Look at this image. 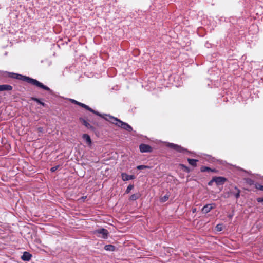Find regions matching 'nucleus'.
Returning a JSON list of instances; mask_svg holds the SVG:
<instances>
[{
    "instance_id": "f257e3e1",
    "label": "nucleus",
    "mask_w": 263,
    "mask_h": 263,
    "mask_svg": "<svg viewBox=\"0 0 263 263\" xmlns=\"http://www.w3.org/2000/svg\"><path fill=\"white\" fill-rule=\"evenodd\" d=\"M10 77L13 78L20 79V80H22L23 81H25L29 83L32 84V85H35L37 87H40L41 88H43V89H45L47 91H50V89L48 87L43 85L42 83L40 82L39 81H38L37 80H36L35 79H33L30 78L28 77L23 76H22L20 74H18L16 73H11Z\"/></svg>"
},
{
    "instance_id": "f03ea898",
    "label": "nucleus",
    "mask_w": 263,
    "mask_h": 263,
    "mask_svg": "<svg viewBox=\"0 0 263 263\" xmlns=\"http://www.w3.org/2000/svg\"><path fill=\"white\" fill-rule=\"evenodd\" d=\"M102 118L106 121H108L111 123L115 124L118 127H120L127 131L130 132L133 130L132 126L128 125L127 123L124 122L113 116L109 115H103Z\"/></svg>"
},
{
    "instance_id": "7ed1b4c3",
    "label": "nucleus",
    "mask_w": 263,
    "mask_h": 263,
    "mask_svg": "<svg viewBox=\"0 0 263 263\" xmlns=\"http://www.w3.org/2000/svg\"><path fill=\"white\" fill-rule=\"evenodd\" d=\"M70 101L74 103V104H77L84 108H85L86 109L91 111V112L98 115V116H99L100 117H102L103 116V115H102L101 114H100V113H99L98 112L94 110L93 109H92V108H91L90 107H89L88 106L82 103H81V102H79L76 100H74L73 99H71Z\"/></svg>"
},
{
    "instance_id": "20e7f679",
    "label": "nucleus",
    "mask_w": 263,
    "mask_h": 263,
    "mask_svg": "<svg viewBox=\"0 0 263 263\" xmlns=\"http://www.w3.org/2000/svg\"><path fill=\"white\" fill-rule=\"evenodd\" d=\"M94 233L98 237L103 239L107 238L108 235V231L106 229L103 228L96 230Z\"/></svg>"
},
{
    "instance_id": "39448f33",
    "label": "nucleus",
    "mask_w": 263,
    "mask_h": 263,
    "mask_svg": "<svg viewBox=\"0 0 263 263\" xmlns=\"http://www.w3.org/2000/svg\"><path fill=\"white\" fill-rule=\"evenodd\" d=\"M167 146L176 150V151L180 153H184L185 151H186L185 149L183 148L180 146L173 143H168Z\"/></svg>"
},
{
    "instance_id": "423d86ee",
    "label": "nucleus",
    "mask_w": 263,
    "mask_h": 263,
    "mask_svg": "<svg viewBox=\"0 0 263 263\" xmlns=\"http://www.w3.org/2000/svg\"><path fill=\"white\" fill-rule=\"evenodd\" d=\"M140 150L142 153L151 152L152 151V148L148 145L142 144L140 145Z\"/></svg>"
},
{
    "instance_id": "0eeeda50",
    "label": "nucleus",
    "mask_w": 263,
    "mask_h": 263,
    "mask_svg": "<svg viewBox=\"0 0 263 263\" xmlns=\"http://www.w3.org/2000/svg\"><path fill=\"white\" fill-rule=\"evenodd\" d=\"M213 180L217 185H220L224 184L227 179L223 177H215L213 178Z\"/></svg>"
},
{
    "instance_id": "6e6552de",
    "label": "nucleus",
    "mask_w": 263,
    "mask_h": 263,
    "mask_svg": "<svg viewBox=\"0 0 263 263\" xmlns=\"http://www.w3.org/2000/svg\"><path fill=\"white\" fill-rule=\"evenodd\" d=\"M80 121L88 129H91L92 130H93L94 129L92 125H91L89 123H88L85 119H84L82 118H80Z\"/></svg>"
},
{
    "instance_id": "1a4fd4ad",
    "label": "nucleus",
    "mask_w": 263,
    "mask_h": 263,
    "mask_svg": "<svg viewBox=\"0 0 263 263\" xmlns=\"http://www.w3.org/2000/svg\"><path fill=\"white\" fill-rule=\"evenodd\" d=\"M214 208V206H213V204H206V205H205L204 206H203V208H202V211L203 213H208V212H209L213 208Z\"/></svg>"
},
{
    "instance_id": "9d476101",
    "label": "nucleus",
    "mask_w": 263,
    "mask_h": 263,
    "mask_svg": "<svg viewBox=\"0 0 263 263\" xmlns=\"http://www.w3.org/2000/svg\"><path fill=\"white\" fill-rule=\"evenodd\" d=\"M31 256L32 255L29 253L25 252L22 256L21 258L24 261H29L31 259Z\"/></svg>"
},
{
    "instance_id": "9b49d317",
    "label": "nucleus",
    "mask_w": 263,
    "mask_h": 263,
    "mask_svg": "<svg viewBox=\"0 0 263 263\" xmlns=\"http://www.w3.org/2000/svg\"><path fill=\"white\" fill-rule=\"evenodd\" d=\"M121 176L122 179L124 181H127L129 180L134 179L135 178V176L134 175H128L126 173H122Z\"/></svg>"
},
{
    "instance_id": "f8f14e48",
    "label": "nucleus",
    "mask_w": 263,
    "mask_h": 263,
    "mask_svg": "<svg viewBox=\"0 0 263 263\" xmlns=\"http://www.w3.org/2000/svg\"><path fill=\"white\" fill-rule=\"evenodd\" d=\"M12 89V87L9 85H0V91H10Z\"/></svg>"
},
{
    "instance_id": "ddd939ff",
    "label": "nucleus",
    "mask_w": 263,
    "mask_h": 263,
    "mask_svg": "<svg viewBox=\"0 0 263 263\" xmlns=\"http://www.w3.org/2000/svg\"><path fill=\"white\" fill-rule=\"evenodd\" d=\"M83 138L86 141V143H88L89 145H90L91 143V140L90 136L86 134H83Z\"/></svg>"
},
{
    "instance_id": "4468645a",
    "label": "nucleus",
    "mask_w": 263,
    "mask_h": 263,
    "mask_svg": "<svg viewBox=\"0 0 263 263\" xmlns=\"http://www.w3.org/2000/svg\"><path fill=\"white\" fill-rule=\"evenodd\" d=\"M234 189L236 192H232L231 193L234 195L236 199H238L240 197V191L236 186Z\"/></svg>"
},
{
    "instance_id": "2eb2a0df",
    "label": "nucleus",
    "mask_w": 263,
    "mask_h": 263,
    "mask_svg": "<svg viewBox=\"0 0 263 263\" xmlns=\"http://www.w3.org/2000/svg\"><path fill=\"white\" fill-rule=\"evenodd\" d=\"M200 170H201V171L202 172H216V170L215 169H211V168L206 167V166H202V167H201Z\"/></svg>"
},
{
    "instance_id": "dca6fc26",
    "label": "nucleus",
    "mask_w": 263,
    "mask_h": 263,
    "mask_svg": "<svg viewBox=\"0 0 263 263\" xmlns=\"http://www.w3.org/2000/svg\"><path fill=\"white\" fill-rule=\"evenodd\" d=\"M187 161L189 162V163L191 165H192L193 166H196L197 165V160H196V159H190L189 158L187 159Z\"/></svg>"
},
{
    "instance_id": "f3484780",
    "label": "nucleus",
    "mask_w": 263,
    "mask_h": 263,
    "mask_svg": "<svg viewBox=\"0 0 263 263\" xmlns=\"http://www.w3.org/2000/svg\"><path fill=\"white\" fill-rule=\"evenodd\" d=\"M104 248L106 250L113 251L115 250V247L112 245H106Z\"/></svg>"
},
{
    "instance_id": "a211bd4d",
    "label": "nucleus",
    "mask_w": 263,
    "mask_h": 263,
    "mask_svg": "<svg viewBox=\"0 0 263 263\" xmlns=\"http://www.w3.org/2000/svg\"><path fill=\"white\" fill-rule=\"evenodd\" d=\"M32 99V100H33V101H35V102H37L38 103H39V104H41L43 106H45V104L44 102H43L41 101V100H40V99H37V98H32V99Z\"/></svg>"
},
{
    "instance_id": "6ab92c4d",
    "label": "nucleus",
    "mask_w": 263,
    "mask_h": 263,
    "mask_svg": "<svg viewBox=\"0 0 263 263\" xmlns=\"http://www.w3.org/2000/svg\"><path fill=\"white\" fill-rule=\"evenodd\" d=\"M139 197V194H133L130 196V200H135L137 199H138Z\"/></svg>"
},
{
    "instance_id": "aec40b11",
    "label": "nucleus",
    "mask_w": 263,
    "mask_h": 263,
    "mask_svg": "<svg viewBox=\"0 0 263 263\" xmlns=\"http://www.w3.org/2000/svg\"><path fill=\"white\" fill-rule=\"evenodd\" d=\"M168 198H169V195L166 194L165 196H164L163 197L161 198L160 201L162 202H164L166 201L168 199Z\"/></svg>"
},
{
    "instance_id": "412c9836",
    "label": "nucleus",
    "mask_w": 263,
    "mask_h": 263,
    "mask_svg": "<svg viewBox=\"0 0 263 263\" xmlns=\"http://www.w3.org/2000/svg\"><path fill=\"white\" fill-rule=\"evenodd\" d=\"M150 167L147 165H139L137 167L138 170H143L144 168H149Z\"/></svg>"
},
{
    "instance_id": "4be33fe9",
    "label": "nucleus",
    "mask_w": 263,
    "mask_h": 263,
    "mask_svg": "<svg viewBox=\"0 0 263 263\" xmlns=\"http://www.w3.org/2000/svg\"><path fill=\"white\" fill-rule=\"evenodd\" d=\"M216 229L218 231H221L223 229V226L221 224H218L216 226Z\"/></svg>"
},
{
    "instance_id": "5701e85b",
    "label": "nucleus",
    "mask_w": 263,
    "mask_h": 263,
    "mask_svg": "<svg viewBox=\"0 0 263 263\" xmlns=\"http://www.w3.org/2000/svg\"><path fill=\"white\" fill-rule=\"evenodd\" d=\"M255 187L258 190L263 191V185H260L259 184H256L255 185Z\"/></svg>"
},
{
    "instance_id": "b1692460",
    "label": "nucleus",
    "mask_w": 263,
    "mask_h": 263,
    "mask_svg": "<svg viewBox=\"0 0 263 263\" xmlns=\"http://www.w3.org/2000/svg\"><path fill=\"white\" fill-rule=\"evenodd\" d=\"M133 187H134V186H133V185H129L127 187V189H126V192L127 193H128L130 191V190L133 188Z\"/></svg>"
},
{
    "instance_id": "393cba45",
    "label": "nucleus",
    "mask_w": 263,
    "mask_h": 263,
    "mask_svg": "<svg viewBox=\"0 0 263 263\" xmlns=\"http://www.w3.org/2000/svg\"><path fill=\"white\" fill-rule=\"evenodd\" d=\"M58 167H59V166H54L51 168L50 171L52 172H54L58 169Z\"/></svg>"
},
{
    "instance_id": "a878e982",
    "label": "nucleus",
    "mask_w": 263,
    "mask_h": 263,
    "mask_svg": "<svg viewBox=\"0 0 263 263\" xmlns=\"http://www.w3.org/2000/svg\"><path fill=\"white\" fill-rule=\"evenodd\" d=\"M37 131L39 132V133H43L44 132V129L42 127H38L37 128Z\"/></svg>"
},
{
    "instance_id": "bb28decb",
    "label": "nucleus",
    "mask_w": 263,
    "mask_h": 263,
    "mask_svg": "<svg viewBox=\"0 0 263 263\" xmlns=\"http://www.w3.org/2000/svg\"><path fill=\"white\" fill-rule=\"evenodd\" d=\"M247 182H248L249 184H253V181H252V180H251V179H248V180H247Z\"/></svg>"
},
{
    "instance_id": "cd10ccee",
    "label": "nucleus",
    "mask_w": 263,
    "mask_h": 263,
    "mask_svg": "<svg viewBox=\"0 0 263 263\" xmlns=\"http://www.w3.org/2000/svg\"><path fill=\"white\" fill-rule=\"evenodd\" d=\"M257 201L259 202H263V198H258L257 199Z\"/></svg>"
},
{
    "instance_id": "c85d7f7f",
    "label": "nucleus",
    "mask_w": 263,
    "mask_h": 263,
    "mask_svg": "<svg viewBox=\"0 0 263 263\" xmlns=\"http://www.w3.org/2000/svg\"><path fill=\"white\" fill-rule=\"evenodd\" d=\"M214 182V180H213V178L208 183L209 185H212L213 182Z\"/></svg>"
},
{
    "instance_id": "c756f323",
    "label": "nucleus",
    "mask_w": 263,
    "mask_h": 263,
    "mask_svg": "<svg viewBox=\"0 0 263 263\" xmlns=\"http://www.w3.org/2000/svg\"><path fill=\"white\" fill-rule=\"evenodd\" d=\"M224 198H228V197H229V193H228L227 194H225V195H224Z\"/></svg>"
}]
</instances>
